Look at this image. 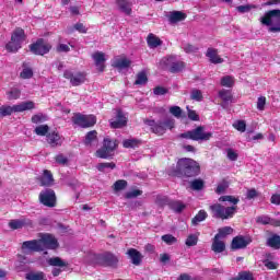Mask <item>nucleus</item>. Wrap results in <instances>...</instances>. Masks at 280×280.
<instances>
[{
    "label": "nucleus",
    "mask_w": 280,
    "mask_h": 280,
    "mask_svg": "<svg viewBox=\"0 0 280 280\" xmlns=\"http://www.w3.org/2000/svg\"><path fill=\"white\" fill-rule=\"evenodd\" d=\"M176 170L178 174H180L182 176H187L188 178L198 176V174H200V165L198 164V162L189 158L179 159Z\"/></svg>",
    "instance_id": "1"
},
{
    "label": "nucleus",
    "mask_w": 280,
    "mask_h": 280,
    "mask_svg": "<svg viewBox=\"0 0 280 280\" xmlns=\"http://www.w3.org/2000/svg\"><path fill=\"white\" fill-rule=\"evenodd\" d=\"M260 23L269 27L268 32H271L272 34L279 33L280 32V10L275 9L265 13V15L260 18Z\"/></svg>",
    "instance_id": "2"
},
{
    "label": "nucleus",
    "mask_w": 280,
    "mask_h": 280,
    "mask_svg": "<svg viewBox=\"0 0 280 280\" xmlns=\"http://www.w3.org/2000/svg\"><path fill=\"white\" fill-rule=\"evenodd\" d=\"M25 38V31L21 27L15 28L11 35V40L5 45L7 51L16 54V51L23 47Z\"/></svg>",
    "instance_id": "3"
},
{
    "label": "nucleus",
    "mask_w": 280,
    "mask_h": 280,
    "mask_svg": "<svg viewBox=\"0 0 280 280\" xmlns=\"http://www.w3.org/2000/svg\"><path fill=\"white\" fill-rule=\"evenodd\" d=\"M213 218L219 220H229L237 213V206L224 207L220 203H214L210 206Z\"/></svg>",
    "instance_id": "4"
},
{
    "label": "nucleus",
    "mask_w": 280,
    "mask_h": 280,
    "mask_svg": "<svg viewBox=\"0 0 280 280\" xmlns=\"http://www.w3.org/2000/svg\"><path fill=\"white\" fill-rule=\"evenodd\" d=\"M182 139H190L191 141H209L213 137L212 132L205 131V127L199 126L196 129L180 133Z\"/></svg>",
    "instance_id": "5"
},
{
    "label": "nucleus",
    "mask_w": 280,
    "mask_h": 280,
    "mask_svg": "<svg viewBox=\"0 0 280 280\" xmlns=\"http://www.w3.org/2000/svg\"><path fill=\"white\" fill-rule=\"evenodd\" d=\"M144 124H147V126H150L152 132H154V135H165V130L166 128H168L170 130H172V128H174V124L175 120L172 118H167L164 121H160L156 122L152 119H147L144 121Z\"/></svg>",
    "instance_id": "6"
},
{
    "label": "nucleus",
    "mask_w": 280,
    "mask_h": 280,
    "mask_svg": "<svg viewBox=\"0 0 280 280\" xmlns=\"http://www.w3.org/2000/svg\"><path fill=\"white\" fill-rule=\"evenodd\" d=\"M160 67L162 69H168L171 73H178L185 69V63L183 61H176V57L168 56L160 60Z\"/></svg>",
    "instance_id": "7"
},
{
    "label": "nucleus",
    "mask_w": 280,
    "mask_h": 280,
    "mask_svg": "<svg viewBox=\"0 0 280 280\" xmlns=\"http://www.w3.org/2000/svg\"><path fill=\"white\" fill-rule=\"evenodd\" d=\"M116 148H117V141L110 140V138H105L103 142V147L96 151V156L98 159H110Z\"/></svg>",
    "instance_id": "8"
},
{
    "label": "nucleus",
    "mask_w": 280,
    "mask_h": 280,
    "mask_svg": "<svg viewBox=\"0 0 280 280\" xmlns=\"http://www.w3.org/2000/svg\"><path fill=\"white\" fill-rule=\"evenodd\" d=\"M72 121L75 126H80V128H93V126L97 124V118L95 115L75 114Z\"/></svg>",
    "instance_id": "9"
},
{
    "label": "nucleus",
    "mask_w": 280,
    "mask_h": 280,
    "mask_svg": "<svg viewBox=\"0 0 280 280\" xmlns=\"http://www.w3.org/2000/svg\"><path fill=\"white\" fill-rule=\"evenodd\" d=\"M63 78L70 80L72 86H80L86 82V74L84 72H73L71 70H66L63 72Z\"/></svg>",
    "instance_id": "10"
},
{
    "label": "nucleus",
    "mask_w": 280,
    "mask_h": 280,
    "mask_svg": "<svg viewBox=\"0 0 280 280\" xmlns=\"http://www.w3.org/2000/svg\"><path fill=\"white\" fill-rule=\"evenodd\" d=\"M30 49L32 54H35V56H45V54H49L51 46L49 43L45 42V39L40 38L37 39L35 44H32Z\"/></svg>",
    "instance_id": "11"
},
{
    "label": "nucleus",
    "mask_w": 280,
    "mask_h": 280,
    "mask_svg": "<svg viewBox=\"0 0 280 280\" xmlns=\"http://www.w3.org/2000/svg\"><path fill=\"white\" fill-rule=\"evenodd\" d=\"M40 238V246L43 248V250H55V248L58 246V240H56V237L49 233H39Z\"/></svg>",
    "instance_id": "12"
},
{
    "label": "nucleus",
    "mask_w": 280,
    "mask_h": 280,
    "mask_svg": "<svg viewBox=\"0 0 280 280\" xmlns=\"http://www.w3.org/2000/svg\"><path fill=\"white\" fill-rule=\"evenodd\" d=\"M39 201L44 207H56V192L52 189H45L39 194Z\"/></svg>",
    "instance_id": "13"
},
{
    "label": "nucleus",
    "mask_w": 280,
    "mask_h": 280,
    "mask_svg": "<svg viewBox=\"0 0 280 280\" xmlns=\"http://www.w3.org/2000/svg\"><path fill=\"white\" fill-rule=\"evenodd\" d=\"M43 246L40 245L39 240L25 241L22 244V253L24 255H30L31 253H42Z\"/></svg>",
    "instance_id": "14"
},
{
    "label": "nucleus",
    "mask_w": 280,
    "mask_h": 280,
    "mask_svg": "<svg viewBox=\"0 0 280 280\" xmlns=\"http://www.w3.org/2000/svg\"><path fill=\"white\" fill-rule=\"evenodd\" d=\"M46 141L50 144V148H60V145L65 143V137L60 136V133L56 131H52L47 133Z\"/></svg>",
    "instance_id": "15"
},
{
    "label": "nucleus",
    "mask_w": 280,
    "mask_h": 280,
    "mask_svg": "<svg viewBox=\"0 0 280 280\" xmlns=\"http://www.w3.org/2000/svg\"><path fill=\"white\" fill-rule=\"evenodd\" d=\"M33 222L31 219L27 218H22V219H13L9 222V226L13 230L16 231L19 229H23V226H33Z\"/></svg>",
    "instance_id": "16"
},
{
    "label": "nucleus",
    "mask_w": 280,
    "mask_h": 280,
    "mask_svg": "<svg viewBox=\"0 0 280 280\" xmlns=\"http://www.w3.org/2000/svg\"><path fill=\"white\" fill-rule=\"evenodd\" d=\"M109 124L113 128H124L128 124V118H126L124 112L118 109L115 119H112Z\"/></svg>",
    "instance_id": "17"
},
{
    "label": "nucleus",
    "mask_w": 280,
    "mask_h": 280,
    "mask_svg": "<svg viewBox=\"0 0 280 280\" xmlns=\"http://www.w3.org/2000/svg\"><path fill=\"white\" fill-rule=\"evenodd\" d=\"M257 224H270L271 226H280V220L270 218L269 215L262 214L256 218Z\"/></svg>",
    "instance_id": "18"
},
{
    "label": "nucleus",
    "mask_w": 280,
    "mask_h": 280,
    "mask_svg": "<svg viewBox=\"0 0 280 280\" xmlns=\"http://www.w3.org/2000/svg\"><path fill=\"white\" fill-rule=\"evenodd\" d=\"M206 56H207V58H209V60H210V62H212V65H222V62H224V59H222L218 55V49L208 48Z\"/></svg>",
    "instance_id": "19"
},
{
    "label": "nucleus",
    "mask_w": 280,
    "mask_h": 280,
    "mask_svg": "<svg viewBox=\"0 0 280 280\" xmlns=\"http://www.w3.org/2000/svg\"><path fill=\"white\" fill-rule=\"evenodd\" d=\"M92 58H93L98 71H104V63L106 62V55L104 52L97 51L92 56Z\"/></svg>",
    "instance_id": "20"
},
{
    "label": "nucleus",
    "mask_w": 280,
    "mask_h": 280,
    "mask_svg": "<svg viewBox=\"0 0 280 280\" xmlns=\"http://www.w3.org/2000/svg\"><path fill=\"white\" fill-rule=\"evenodd\" d=\"M14 113H24V110H33V108H36V105L32 101L22 102L18 105H13Z\"/></svg>",
    "instance_id": "21"
},
{
    "label": "nucleus",
    "mask_w": 280,
    "mask_h": 280,
    "mask_svg": "<svg viewBox=\"0 0 280 280\" xmlns=\"http://www.w3.org/2000/svg\"><path fill=\"white\" fill-rule=\"evenodd\" d=\"M117 5L120 10V12H124V14H127L130 16L132 14V3L128 0H117Z\"/></svg>",
    "instance_id": "22"
},
{
    "label": "nucleus",
    "mask_w": 280,
    "mask_h": 280,
    "mask_svg": "<svg viewBox=\"0 0 280 280\" xmlns=\"http://www.w3.org/2000/svg\"><path fill=\"white\" fill-rule=\"evenodd\" d=\"M248 246V241L244 236H236L232 241V248L237 250L240 248H246Z\"/></svg>",
    "instance_id": "23"
},
{
    "label": "nucleus",
    "mask_w": 280,
    "mask_h": 280,
    "mask_svg": "<svg viewBox=\"0 0 280 280\" xmlns=\"http://www.w3.org/2000/svg\"><path fill=\"white\" fill-rule=\"evenodd\" d=\"M127 255L130 257L131 264H133V266H139V264H141L142 256L139 250H137L135 248H130L127 252Z\"/></svg>",
    "instance_id": "24"
},
{
    "label": "nucleus",
    "mask_w": 280,
    "mask_h": 280,
    "mask_svg": "<svg viewBox=\"0 0 280 280\" xmlns=\"http://www.w3.org/2000/svg\"><path fill=\"white\" fill-rule=\"evenodd\" d=\"M219 97L222 100V106L223 108H226L229 106V102H232L233 100V94L229 90H221L219 91Z\"/></svg>",
    "instance_id": "25"
},
{
    "label": "nucleus",
    "mask_w": 280,
    "mask_h": 280,
    "mask_svg": "<svg viewBox=\"0 0 280 280\" xmlns=\"http://www.w3.org/2000/svg\"><path fill=\"white\" fill-rule=\"evenodd\" d=\"M84 144L93 148V145H97V131L92 130L86 133L84 139Z\"/></svg>",
    "instance_id": "26"
},
{
    "label": "nucleus",
    "mask_w": 280,
    "mask_h": 280,
    "mask_svg": "<svg viewBox=\"0 0 280 280\" xmlns=\"http://www.w3.org/2000/svg\"><path fill=\"white\" fill-rule=\"evenodd\" d=\"M147 43L151 49H156V47H161V45H163L161 38L156 37V35L152 33L148 35Z\"/></svg>",
    "instance_id": "27"
},
{
    "label": "nucleus",
    "mask_w": 280,
    "mask_h": 280,
    "mask_svg": "<svg viewBox=\"0 0 280 280\" xmlns=\"http://www.w3.org/2000/svg\"><path fill=\"white\" fill-rule=\"evenodd\" d=\"M130 65H132V61H130V59L128 58H118L114 60L113 67H115L116 69H128V67H130Z\"/></svg>",
    "instance_id": "28"
},
{
    "label": "nucleus",
    "mask_w": 280,
    "mask_h": 280,
    "mask_svg": "<svg viewBox=\"0 0 280 280\" xmlns=\"http://www.w3.org/2000/svg\"><path fill=\"white\" fill-rule=\"evenodd\" d=\"M40 183L44 187H50V185H54V175H51V172L45 170L40 177Z\"/></svg>",
    "instance_id": "29"
},
{
    "label": "nucleus",
    "mask_w": 280,
    "mask_h": 280,
    "mask_svg": "<svg viewBox=\"0 0 280 280\" xmlns=\"http://www.w3.org/2000/svg\"><path fill=\"white\" fill-rule=\"evenodd\" d=\"M100 257L103 260V264L105 266H116L117 265V257H115V255H113L110 253H106Z\"/></svg>",
    "instance_id": "30"
},
{
    "label": "nucleus",
    "mask_w": 280,
    "mask_h": 280,
    "mask_svg": "<svg viewBox=\"0 0 280 280\" xmlns=\"http://www.w3.org/2000/svg\"><path fill=\"white\" fill-rule=\"evenodd\" d=\"M224 248H226V245H224V242L220 241V238L214 236V240L212 243L213 253H224Z\"/></svg>",
    "instance_id": "31"
},
{
    "label": "nucleus",
    "mask_w": 280,
    "mask_h": 280,
    "mask_svg": "<svg viewBox=\"0 0 280 280\" xmlns=\"http://www.w3.org/2000/svg\"><path fill=\"white\" fill-rule=\"evenodd\" d=\"M267 245L270 246V248H275L276 250H279L280 248V236L277 234H273L271 237L267 240Z\"/></svg>",
    "instance_id": "32"
},
{
    "label": "nucleus",
    "mask_w": 280,
    "mask_h": 280,
    "mask_svg": "<svg viewBox=\"0 0 280 280\" xmlns=\"http://www.w3.org/2000/svg\"><path fill=\"white\" fill-rule=\"evenodd\" d=\"M235 85V78L232 75H225L221 78V86H225V89H233Z\"/></svg>",
    "instance_id": "33"
},
{
    "label": "nucleus",
    "mask_w": 280,
    "mask_h": 280,
    "mask_svg": "<svg viewBox=\"0 0 280 280\" xmlns=\"http://www.w3.org/2000/svg\"><path fill=\"white\" fill-rule=\"evenodd\" d=\"M231 233H233V228L224 226V228L219 229V232L217 233V235L214 237H217L219 240H224V237H226V235H231Z\"/></svg>",
    "instance_id": "34"
},
{
    "label": "nucleus",
    "mask_w": 280,
    "mask_h": 280,
    "mask_svg": "<svg viewBox=\"0 0 280 280\" xmlns=\"http://www.w3.org/2000/svg\"><path fill=\"white\" fill-rule=\"evenodd\" d=\"M186 15L180 11H174L170 15L171 23H178V21H185Z\"/></svg>",
    "instance_id": "35"
},
{
    "label": "nucleus",
    "mask_w": 280,
    "mask_h": 280,
    "mask_svg": "<svg viewBox=\"0 0 280 280\" xmlns=\"http://www.w3.org/2000/svg\"><path fill=\"white\" fill-rule=\"evenodd\" d=\"M124 148H139L141 145V140L131 138L124 140L122 142Z\"/></svg>",
    "instance_id": "36"
},
{
    "label": "nucleus",
    "mask_w": 280,
    "mask_h": 280,
    "mask_svg": "<svg viewBox=\"0 0 280 280\" xmlns=\"http://www.w3.org/2000/svg\"><path fill=\"white\" fill-rule=\"evenodd\" d=\"M12 113H15L14 105L13 106L2 105L0 107V117H8V116L12 115Z\"/></svg>",
    "instance_id": "37"
},
{
    "label": "nucleus",
    "mask_w": 280,
    "mask_h": 280,
    "mask_svg": "<svg viewBox=\"0 0 280 280\" xmlns=\"http://www.w3.org/2000/svg\"><path fill=\"white\" fill-rule=\"evenodd\" d=\"M207 220V211L200 210L198 214L192 219L194 226H197V224H200V222H205Z\"/></svg>",
    "instance_id": "38"
},
{
    "label": "nucleus",
    "mask_w": 280,
    "mask_h": 280,
    "mask_svg": "<svg viewBox=\"0 0 280 280\" xmlns=\"http://www.w3.org/2000/svg\"><path fill=\"white\" fill-rule=\"evenodd\" d=\"M34 132L38 137H47V133L49 132V126H47V125L37 126L34 130Z\"/></svg>",
    "instance_id": "39"
},
{
    "label": "nucleus",
    "mask_w": 280,
    "mask_h": 280,
    "mask_svg": "<svg viewBox=\"0 0 280 280\" xmlns=\"http://www.w3.org/2000/svg\"><path fill=\"white\" fill-rule=\"evenodd\" d=\"M49 266H58L59 268H65L67 262H65L60 257H54L48 259Z\"/></svg>",
    "instance_id": "40"
},
{
    "label": "nucleus",
    "mask_w": 280,
    "mask_h": 280,
    "mask_svg": "<svg viewBox=\"0 0 280 280\" xmlns=\"http://www.w3.org/2000/svg\"><path fill=\"white\" fill-rule=\"evenodd\" d=\"M34 75V71L32 70V68H27L25 67V65H23V70L20 73V77L23 80H30V78H32Z\"/></svg>",
    "instance_id": "41"
},
{
    "label": "nucleus",
    "mask_w": 280,
    "mask_h": 280,
    "mask_svg": "<svg viewBox=\"0 0 280 280\" xmlns=\"http://www.w3.org/2000/svg\"><path fill=\"white\" fill-rule=\"evenodd\" d=\"M8 100H19L21 97V90L18 88L11 89L9 92H7Z\"/></svg>",
    "instance_id": "42"
},
{
    "label": "nucleus",
    "mask_w": 280,
    "mask_h": 280,
    "mask_svg": "<svg viewBox=\"0 0 280 280\" xmlns=\"http://www.w3.org/2000/svg\"><path fill=\"white\" fill-rule=\"evenodd\" d=\"M185 207L186 206H185V203H183V201H172L171 202V209H173V211H175L176 213L183 212Z\"/></svg>",
    "instance_id": "43"
},
{
    "label": "nucleus",
    "mask_w": 280,
    "mask_h": 280,
    "mask_svg": "<svg viewBox=\"0 0 280 280\" xmlns=\"http://www.w3.org/2000/svg\"><path fill=\"white\" fill-rule=\"evenodd\" d=\"M205 187V182L202 179H195L190 182V188L194 189V191H200Z\"/></svg>",
    "instance_id": "44"
},
{
    "label": "nucleus",
    "mask_w": 280,
    "mask_h": 280,
    "mask_svg": "<svg viewBox=\"0 0 280 280\" xmlns=\"http://www.w3.org/2000/svg\"><path fill=\"white\" fill-rule=\"evenodd\" d=\"M96 170H98V172H106V170H115V163H100L96 165Z\"/></svg>",
    "instance_id": "45"
},
{
    "label": "nucleus",
    "mask_w": 280,
    "mask_h": 280,
    "mask_svg": "<svg viewBox=\"0 0 280 280\" xmlns=\"http://www.w3.org/2000/svg\"><path fill=\"white\" fill-rule=\"evenodd\" d=\"M219 202H231V205H237V202H240V198L233 196H221L219 198Z\"/></svg>",
    "instance_id": "46"
},
{
    "label": "nucleus",
    "mask_w": 280,
    "mask_h": 280,
    "mask_svg": "<svg viewBox=\"0 0 280 280\" xmlns=\"http://www.w3.org/2000/svg\"><path fill=\"white\" fill-rule=\"evenodd\" d=\"M190 100H194L195 102H202V91L198 89L191 90Z\"/></svg>",
    "instance_id": "47"
},
{
    "label": "nucleus",
    "mask_w": 280,
    "mask_h": 280,
    "mask_svg": "<svg viewBox=\"0 0 280 280\" xmlns=\"http://www.w3.org/2000/svg\"><path fill=\"white\" fill-rule=\"evenodd\" d=\"M126 187H128V182H126L125 179H119L114 184V191H121L126 189Z\"/></svg>",
    "instance_id": "48"
},
{
    "label": "nucleus",
    "mask_w": 280,
    "mask_h": 280,
    "mask_svg": "<svg viewBox=\"0 0 280 280\" xmlns=\"http://www.w3.org/2000/svg\"><path fill=\"white\" fill-rule=\"evenodd\" d=\"M233 128L238 132H246V121L244 120H236L233 122Z\"/></svg>",
    "instance_id": "49"
},
{
    "label": "nucleus",
    "mask_w": 280,
    "mask_h": 280,
    "mask_svg": "<svg viewBox=\"0 0 280 280\" xmlns=\"http://www.w3.org/2000/svg\"><path fill=\"white\" fill-rule=\"evenodd\" d=\"M147 82H148V75L145 74V72H139L137 75V80L135 81V84L143 85V84H147Z\"/></svg>",
    "instance_id": "50"
},
{
    "label": "nucleus",
    "mask_w": 280,
    "mask_h": 280,
    "mask_svg": "<svg viewBox=\"0 0 280 280\" xmlns=\"http://www.w3.org/2000/svg\"><path fill=\"white\" fill-rule=\"evenodd\" d=\"M198 235L199 234H190L188 235V237L186 238V246H196V244H198Z\"/></svg>",
    "instance_id": "51"
},
{
    "label": "nucleus",
    "mask_w": 280,
    "mask_h": 280,
    "mask_svg": "<svg viewBox=\"0 0 280 280\" xmlns=\"http://www.w3.org/2000/svg\"><path fill=\"white\" fill-rule=\"evenodd\" d=\"M162 242L167 244V246H172L173 244H176L177 240L174 235L172 234H166L162 236Z\"/></svg>",
    "instance_id": "52"
},
{
    "label": "nucleus",
    "mask_w": 280,
    "mask_h": 280,
    "mask_svg": "<svg viewBox=\"0 0 280 280\" xmlns=\"http://www.w3.org/2000/svg\"><path fill=\"white\" fill-rule=\"evenodd\" d=\"M226 189H229V182L226 180H222L218 184V187L215 189V194H224V191H226Z\"/></svg>",
    "instance_id": "53"
},
{
    "label": "nucleus",
    "mask_w": 280,
    "mask_h": 280,
    "mask_svg": "<svg viewBox=\"0 0 280 280\" xmlns=\"http://www.w3.org/2000/svg\"><path fill=\"white\" fill-rule=\"evenodd\" d=\"M170 113L173 115V117H176V119H180V115H183V109L179 106H171Z\"/></svg>",
    "instance_id": "54"
},
{
    "label": "nucleus",
    "mask_w": 280,
    "mask_h": 280,
    "mask_svg": "<svg viewBox=\"0 0 280 280\" xmlns=\"http://www.w3.org/2000/svg\"><path fill=\"white\" fill-rule=\"evenodd\" d=\"M33 124H43V121H47V116L43 114H36L32 117Z\"/></svg>",
    "instance_id": "55"
},
{
    "label": "nucleus",
    "mask_w": 280,
    "mask_h": 280,
    "mask_svg": "<svg viewBox=\"0 0 280 280\" xmlns=\"http://www.w3.org/2000/svg\"><path fill=\"white\" fill-rule=\"evenodd\" d=\"M183 49L186 54H196L198 47H196L191 44H184Z\"/></svg>",
    "instance_id": "56"
},
{
    "label": "nucleus",
    "mask_w": 280,
    "mask_h": 280,
    "mask_svg": "<svg viewBox=\"0 0 280 280\" xmlns=\"http://www.w3.org/2000/svg\"><path fill=\"white\" fill-rule=\"evenodd\" d=\"M266 108V96H260L257 100V109L264 110Z\"/></svg>",
    "instance_id": "57"
},
{
    "label": "nucleus",
    "mask_w": 280,
    "mask_h": 280,
    "mask_svg": "<svg viewBox=\"0 0 280 280\" xmlns=\"http://www.w3.org/2000/svg\"><path fill=\"white\" fill-rule=\"evenodd\" d=\"M141 194H142L141 190L135 189V190L126 192L125 197L128 198V199L137 198L138 196H141Z\"/></svg>",
    "instance_id": "58"
},
{
    "label": "nucleus",
    "mask_w": 280,
    "mask_h": 280,
    "mask_svg": "<svg viewBox=\"0 0 280 280\" xmlns=\"http://www.w3.org/2000/svg\"><path fill=\"white\" fill-rule=\"evenodd\" d=\"M264 265L266 266V268H268V270H277V268H279V265L277 262L270 260H265Z\"/></svg>",
    "instance_id": "59"
},
{
    "label": "nucleus",
    "mask_w": 280,
    "mask_h": 280,
    "mask_svg": "<svg viewBox=\"0 0 280 280\" xmlns=\"http://www.w3.org/2000/svg\"><path fill=\"white\" fill-rule=\"evenodd\" d=\"M68 161L69 160L63 154H58L56 156V163H59V165H67Z\"/></svg>",
    "instance_id": "60"
},
{
    "label": "nucleus",
    "mask_w": 280,
    "mask_h": 280,
    "mask_svg": "<svg viewBox=\"0 0 280 280\" xmlns=\"http://www.w3.org/2000/svg\"><path fill=\"white\" fill-rule=\"evenodd\" d=\"M226 154L230 161H235L237 159V152H235L233 149H228Z\"/></svg>",
    "instance_id": "61"
},
{
    "label": "nucleus",
    "mask_w": 280,
    "mask_h": 280,
    "mask_svg": "<svg viewBox=\"0 0 280 280\" xmlns=\"http://www.w3.org/2000/svg\"><path fill=\"white\" fill-rule=\"evenodd\" d=\"M238 279H240V280H253V273L246 272V271L241 272V273L238 275Z\"/></svg>",
    "instance_id": "62"
},
{
    "label": "nucleus",
    "mask_w": 280,
    "mask_h": 280,
    "mask_svg": "<svg viewBox=\"0 0 280 280\" xmlns=\"http://www.w3.org/2000/svg\"><path fill=\"white\" fill-rule=\"evenodd\" d=\"M154 95H165L167 93V89L163 88V86H156L153 90Z\"/></svg>",
    "instance_id": "63"
},
{
    "label": "nucleus",
    "mask_w": 280,
    "mask_h": 280,
    "mask_svg": "<svg viewBox=\"0 0 280 280\" xmlns=\"http://www.w3.org/2000/svg\"><path fill=\"white\" fill-rule=\"evenodd\" d=\"M271 203L272 205H280V194H275L271 196Z\"/></svg>",
    "instance_id": "64"
}]
</instances>
